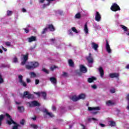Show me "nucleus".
<instances>
[{
    "mask_svg": "<svg viewBox=\"0 0 129 129\" xmlns=\"http://www.w3.org/2000/svg\"><path fill=\"white\" fill-rule=\"evenodd\" d=\"M110 10L112 12H117V11H120V8L119 6L117 5V4L113 3L110 8Z\"/></svg>",
    "mask_w": 129,
    "mask_h": 129,
    "instance_id": "nucleus-2",
    "label": "nucleus"
},
{
    "mask_svg": "<svg viewBox=\"0 0 129 129\" xmlns=\"http://www.w3.org/2000/svg\"><path fill=\"white\" fill-rule=\"evenodd\" d=\"M31 119H33V120H36V119H37V116H35L34 117L31 118Z\"/></svg>",
    "mask_w": 129,
    "mask_h": 129,
    "instance_id": "nucleus-63",
    "label": "nucleus"
},
{
    "mask_svg": "<svg viewBox=\"0 0 129 129\" xmlns=\"http://www.w3.org/2000/svg\"><path fill=\"white\" fill-rule=\"evenodd\" d=\"M68 63L70 67H74V61L71 59H69Z\"/></svg>",
    "mask_w": 129,
    "mask_h": 129,
    "instance_id": "nucleus-20",
    "label": "nucleus"
},
{
    "mask_svg": "<svg viewBox=\"0 0 129 129\" xmlns=\"http://www.w3.org/2000/svg\"><path fill=\"white\" fill-rule=\"evenodd\" d=\"M91 45L92 49H94V50H95V51H96L98 48V44L94 42H92Z\"/></svg>",
    "mask_w": 129,
    "mask_h": 129,
    "instance_id": "nucleus-15",
    "label": "nucleus"
},
{
    "mask_svg": "<svg viewBox=\"0 0 129 129\" xmlns=\"http://www.w3.org/2000/svg\"><path fill=\"white\" fill-rule=\"evenodd\" d=\"M72 30L73 31V32H74L76 34H78V31H77V29H76V28L72 27Z\"/></svg>",
    "mask_w": 129,
    "mask_h": 129,
    "instance_id": "nucleus-35",
    "label": "nucleus"
},
{
    "mask_svg": "<svg viewBox=\"0 0 129 129\" xmlns=\"http://www.w3.org/2000/svg\"><path fill=\"white\" fill-rule=\"evenodd\" d=\"M43 112H44L46 115L50 116V117H54V114H53L52 113L48 112L47 110L46 109L44 110Z\"/></svg>",
    "mask_w": 129,
    "mask_h": 129,
    "instance_id": "nucleus-16",
    "label": "nucleus"
},
{
    "mask_svg": "<svg viewBox=\"0 0 129 129\" xmlns=\"http://www.w3.org/2000/svg\"><path fill=\"white\" fill-rule=\"evenodd\" d=\"M29 58V53H27L26 55H23V61L21 62V65H25L28 61Z\"/></svg>",
    "mask_w": 129,
    "mask_h": 129,
    "instance_id": "nucleus-7",
    "label": "nucleus"
},
{
    "mask_svg": "<svg viewBox=\"0 0 129 129\" xmlns=\"http://www.w3.org/2000/svg\"><path fill=\"white\" fill-rule=\"evenodd\" d=\"M39 83H40V80H39L38 79L35 80L36 85H38V84H39Z\"/></svg>",
    "mask_w": 129,
    "mask_h": 129,
    "instance_id": "nucleus-50",
    "label": "nucleus"
},
{
    "mask_svg": "<svg viewBox=\"0 0 129 129\" xmlns=\"http://www.w3.org/2000/svg\"><path fill=\"white\" fill-rule=\"evenodd\" d=\"M118 76H119L118 74H116V73H111L109 74L110 78H117Z\"/></svg>",
    "mask_w": 129,
    "mask_h": 129,
    "instance_id": "nucleus-17",
    "label": "nucleus"
},
{
    "mask_svg": "<svg viewBox=\"0 0 129 129\" xmlns=\"http://www.w3.org/2000/svg\"><path fill=\"white\" fill-rule=\"evenodd\" d=\"M12 15H13V12L10 10H8L7 12V16H8V17H10L12 16Z\"/></svg>",
    "mask_w": 129,
    "mask_h": 129,
    "instance_id": "nucleus-31",
    "label": "nucleus"
},
{
    "mask_svg": "<svg viewBox=\"0 0 129 129\" xmlns=\"http://www.w3.org/2000/svg\"><path fill=\"white\" fill-rule=\"evenodd\" d=\"M94 80H96V78L94 77H92L91 78H88V82L89 83H92Z\"/></svg>",
    "mask_w": 129,
    "mask_h": 129,
    "instance_id": "nucleus-22",
    "label": "nucleus"
},
{
    "mask_svg": "<svg viewBox=\"0 0 129 129\" xmlns=\"http://www.w3.org/2000/svg\"><path fill=\"white\" fill-rule=\"evenodd\" d=\"M26 69H28V70H34L32 66H30V65H26Z\"/></svg>",
    "mask_w": 129,
    "mask_h": 129,
    "instance_id": "nucleus-30",
    "label": "nucleus"
},
{
    "mask_svg": "<svg viewBox=\"0 0 129 129\" xmlns=\"http://www.w3.org/2000/svg\"><path fill=\"white\" fill-rule=\"evenodd\" d=\"M110 92L111 93H114L115 92V90L114 89L110 90Z\"/></svg>",
    "mask_w": 129,
    "mask_h": 129,
    "instance_id": "nucleus-54",
    "label": "nucleus"
},
{
    "mask_svg": "<svg viewBox=\"0 0 129 129\" xmlns=\"http://www.w3.org/2000/svg\"><path fill=\"white\" fill-rule=\"evenodd\" d=\"M52 110H53V111H55L56 108V106H54V105H52Z\"/></svg>",
    "mask_w": 129,
    "mask_h": 129,
    "instance_id": "nucleus-52",
    "label": "nucleus"
},
{
    "mask_svg": "<svg viewBox=\"0 0 129 129\" xmlns=\"http://www.w3.org/2000/svg\"><path fill=\"white\" fill-rule=\"evenodd\" d=\"M18 78L19 79V82L21 85H23L24 87H27V83L23 80V76L19 75L18 76Z\"/></svg>",
    "mask_w": 129,
    "mask_h": 129,
    "instance_id": "nucleus-5",
    "label": "nucleus"
},
{
    "mask_svg": "<svg viewBox=\"0 0 129 129\" xmlns=\"http://www.w3.org/2000/svg\"><path fill=\"white\" fill-rule=\"evenodd\" d=\"M33 95L31 94H29V92L28 91H25L23 93V95L22 96V98H24L25 97H26V98H28V99H30V98H32V96Z\"/></svg>",
    "mask_w": 129,
    "mask_h": 129,
    "instance_id": "nucleus-6",
    "label": "nucleus"
},
{
    "mask_svg": "<svg viewBox=\"0 0 129 129\" xmlns=\"http://www.w3.org/2000/svg\"><path fill=\"white\" fill-rule=\"evenodd\" d=\"M13 62L14 63H18V58L17 57H15L13 58Z\"/></svg>",
    "mask_w": 129,
    "mask_h": 129,
    "instance_id": "nucleus-41",
    "label": "nucleus"
},
{
    "mask_svg": "<svg viewBox=\"0 0 129 129\" xmlns=\"http://www.w3.org/2000/svg\"><path fill=\"white\" fill-rule=\"evenodd\" d=\"M56 68H58V67H57L56 66H53L50 67V70H51V71H54V70L56 69Z\"/></svg>",
    "mask_w": 129,
    "mask_h": 129,
    "instance_id": "nucleus-39",
    "label": "nucleus"
},
{
    "mask_svg": "<svg viewBox=\"0 0 129 129\" xmlns=\"http://www.w3.org/2000/svg\"><path fill=\"white\" fill-rule=\"evenodd\" d=\"M80 71L82 73H86L87 72V69L83 65H81L80 67Z\"/></svg>",
    "mask_w": 129,
    "mask_h": 129,
    "instance_id": "nucleus-10",
    "label": "nucleus"
},
{
    "mask_svg": "<svg viewBox=\"0 0 129 129\" xmlns=\"http://www.w3.org/2000/svg\"><path fill=\"white\" fill-rule=\"evenodd\" d=\"M4 79H3V77L0 75V84L3 83Z\"/></svg>",
    "mask_w": 129,
    "mask_h": 129,
    "instance_id": "nucleus-44",
    "label": "nucleus"
},
{
    "mask_svg": "<svg viewBox=\"0 0 129 129\" xmlns=\"http://www.w3.org/2000/svg\"><path fill=\"white\" fill-rule=\"evenodd\" d=\"M50 82L53 83V84H57V79L55 77H51L49 79Z\"/></svg>",
    "mask_w": 129,
    "mask_h": 129,
    "instance_id": "nucleus-18",
    "label": "nucleus"
},
{
    "mask_svg": "<svg viewBox=\"0 0 129 129\" xmlns=\"http://www.w3.org/2000/svg\"><path fill=\"white\" fill-rule=\"evenodd\" d=\"M30 76L31 78H36V77H37V75L34 72H31L30 73Z\"/></svg>",
    "mask_w": 129,
    "mask_h": 129,
    "instance_id": "nucleus-24",
    "label": "nucleus"
},
{
    "mask_svg": "<svg viewBox=\"0 0 129 129\" xmlns=\"http://www.w3.org/2000/svg\"><path fill=\"white\" fill-rule=\"evenodd\" d=\"M41 94L44 100H46L47 99V93L46 92H41Z\"/></svg>",
    "mask_w": 129,
    "mask_h": 129,
    "instance_id": "nucleus-23",
    "label": "nucleus"
},
{
    "mask_svg": "<svg viewBox=\"0 0 129 129\" xmlns=\"http://www.w3.org/2000/svg\"><path fill=\"white\" fill-rule=\"evenodd\" d=\"M84 31L86 34H88V28L87 27V24L86 23L84 26Z\"/></svg>",
    "mask_w": 129,
    "mask_h": 129,
    "instance_id": "nucleus-29",
    "label": "nucleus"
},
{
    "mask_svg": "<svg viewBox=\"0 0 129 129\" xmlns=\"http://www.w3.org/2000/svg\"><path fill=\"white\" fill-rule=\"evenodd\" d=\"M91 119H92V120H96V121H97V120H98L97 119L92 117V118H88V120L89 121H90V120H91Z\"/></svg>",
    "mask_w": 129,
    "mask_h": 129,
    "instance_id": "nucleus-43",
    "label": "nucleus"
},
{
    "mask_svg": "<svg viewBox=\"0 0 129 129\" xmlns=\"http://www.w3.org/2000/svg\"><path fill=\"white\" fill-rule=\"evenodd\" d=\"M5 45H6L7 46H11V42H9V41L6 42L5 43Z\"/></svg>",
    "mask_w": 129,
    "mask_h": 129,
    "instance_id": "nucleus-47",
    "label": "nucleus"
},
{
    "mask_svg": "<svg viewBox=\"0 0 129 129\" xmlns=\"http://www.w3.org/2000/svg\"><path fill=\"white\" fill-rule=\"evenodd\" d=\"M47 6H50V3H48L47 4H43V8L45 9L47 7Z\"/></svg>",
    "mask_w": 129,
    "mask_h": 129,
    "instance_id": "nucleus-49",
    "label": "nucleus"
},
{
    "mask_svg": "<svg viewBox=\"0 0 129 129\" xmlns=\"http://www.w3.org/2000/svg\"><path fill=\"white\" fill-rule=\"evenodd\" d=\"M35 46H34V47H30L29 48V50H30V51H33V50H34V49H35Z\"/></svg>",
    "mask_w": 129,
    "mask_h": 129,
    "instance_id": "nucleus-56",
    "label": "nucleus"
},
{
    "mask_svg": "<svg viewBox=\"0 0 129 129\" xmlns=\"http://www.w3.org/2000/svg\"><path fill=\"white\" fill-rule=\"evenodd\" d=\"M92 88H93V89H96L97 88V86H96V85H94L91 86Z\"/></svg>",
    "mask_w": 129,
    "mask_h": 129,
    "instance_id": "nucleus-51",
    "label": "nucleus"
},
{
    "mask_svg": "<svg viewBox=\"0 0 129 129\" xmlns=\"http://www.w3.org/2000/svg\"><path fill=\"white\" fill-rule=\"evenodd\" d=\"M26 81H27V83H31V80L29 78H27L26 79Z\"/></svg>",
    "mask_w": 129,
    "mask_h": 129,
    "instance_id": "nucleus-57",
    "label": "nucleus"
},
{
    "mask_svg": "<svg viewBox=\"0 0 129 129\" xmlns=\"http://www.w3.org/2000/svg\"><path fill=\"white\" fill-rule=\"evenodd\" d=\"M99 125H100V126H101V127H104V126H105V124H104L103 123H99Z\"/></svg>",
    "mask_w": 129,
    "mask_h": 129,
    "instance_id": "nucleus-55",
    "label": "nucleus"
},
{
    "mask_svg": "<svg viewBox=\"0 0 129 129\" xmlns=\"http://www.w3.org/2000/svg\"><path fill=\"white\" fill-rule=\"evenodd\" d=\"M58 14L60 16H63V11H58Z\"/></svg>",
    "mask_w": 129,
    "mask_h": 129,
    "instance_id": "nucleus-59",
    "label": "nucleus"
},
{
    "mask_svg": "<svg viewBox=\"0 0 129 129\" xmlns=\"http://www.w3.org/2000/svg\"><path fill=\"white\" fill-rule=\"evenodd\" d=\"M30 126H31V127H33V128H35V129L38 128V125H37L35 124H31L30 125Z\"/></svg>",
    "mask_w": 129,
    "mask_h": 129,
    "instance_id": "nucleus-36",
    "label": "nucleus"
},
{
    "mask_svg": "<svg viewBox=\"0 0 129 129\" xmlns=\"http://www.w3.org/2000/svg\"><path fill=\"white\" fill-rule=\"evenodd\" d=\"M76 19H80L81 18V14L80 13H77L75 15Z\"/></svg>",
    "mask_w": 129,
    "mask_h": 129,
    "instance_id": "nucleus-32",
    "label": "nucleus"
},
{
    "mask_svg": "<svg viewBox=\"0 0 129 129\" xmlns=\"http://www.w3.org/2000/svg\"><path fill=\"white\" fill-rule=\"evenodd\" d=\"M77 74H78V75H79V76H81L82 75V73H81V72L77 73Z\"/></svg>",
    "mask_w": 129,
    "mask_h": 129,
    "instance_id": "nucleus-60",
    "label": "nucleus"
},
{
    "mask_svg": "<svg viewBox=\"0 0 129 129\" xmlns=\"http://www.w3.org/2000/svg\"><path fill=\"white\" fill-rule=\"evenodd\" d=\"M88 109L89 111H91L92 110H100V108L99 107H88Z\"/></svg>",
    "mask_w": 129,
    "mask_h": 129,
    "instance_id": "nucleus-14",
    "label": "nucleus"
},
{
    "mask_svg": "<svg viewBox=\"0 0 129 129\" xmlns=\"http://www.w3.org/2000/svg\"><path fill=\"white\" fill-rule=\"evenodd\" d=\"M127 100L128 101V102H129V94H128L126 97Z\"/></svg>",
    "mask_w": 129,
    "mask_h": 129,
    "instance_id": "nucleus-62",
    "label": "nucleus"
},
{
    "mask_svg": "<svg viewBox=\"0 0 129 129\" xmlns=\"http://www.w3.org/2000/svg\"><path fill=\"white\" fill-rule=\"evenodd\" d=\"M20 124H22V125H24L25 124V119H23L21 121H20Z\"/></svg>",
    "mask_w": 129,
    "mask_h": 129,
    "instance_id": "nucleus-48",
    "label": "nucleus"
},
{
    "mask_svg": "<svg viewBox=\"0 0 129 129\" xmlns=\"http://www.w3.org/2000/svg\"><path fill=\"white\" fill-rule=\"evenodd\" d=\"M86 59L87 61L88 65H89V67H92V64L94 62V59H93V57H92L91 53H89V55L86 57Z\"/></svg>",
    "mask_w": 129,
    "mask_h": 129,
    "instance_id": "nucleus-1",
    "label": "nucleus"
},
{
    "mask_svg": "<svg viewBox=\"0 0 129 129\" xmlns=\"http://www.w3.org/2000/svg\"><path fill=\"white\" fill-rule=\"evenodd\" d=\"M121 27L122 29H123V30L125 31V32H127V30H128V28H127V27L124 25H121Z\"/></svg>",
    "mask_w": 129,
    "mask_h": 129,
    "instance_id": "nucleus-33",
    "label": "nucleus"
},
{
    "mask_svg": "<svg viewBox=\"0 0 129 129\" xmlns=\"http://www.w3.org/2000/svg\"><path fill=\"white\" fill-rule=\"evenodd\" d=\"M62 76H63V77H68V73L63 72Z\"/></svg>",
    "mask_w": 129,
    "mask_h": 129,
    "instance_id": "nucleus-37",
    "label": "nucleus"
},
{
    "mask_svg": "<svg viewBox=\"0 0 129 129\" xmlns=\"http://www.w3.org/2000/svg\"><path fill=\"white\" fill-rule=\"evenodd\" d=\"M16 124V125L13 126V129H17L19 127V126H20V125L18 124L17 123H16V124Z\"/></svg>",
    "mask_w": 129,
    "mask_h": 129,
    "instance_id": "nucleus-42",
    "label": "nucleus"
},
{
    "mask_svg": "<svg viewBox=\"0 0 129 129\" xmlns=\"http://www.w3.org/2000/svg\"><path fill=\"white\" fill-rule=\"evenodd\" d=\"M95 20L96 22H100L101 20V15L99 14V12L96 11L95 16Z\"/></svg>",
    "mask_w": 129,
    "mask_h": 129,
    "instance_id": "nucleus-8",
    "label": "nucleus"
},
{
    "mask_svg": "<svg viewBox=\"0 0 129 129\" xmlns=\"http://www.w3.org/2000/svg\"><path fill=\"white\" fill-rule=\"evenodd\" d=\"M23 30H24L25 32L28 34V33H29L30 32V30H29V29L27 28H23Z\"/></svg>",
    "mask_w": 129,
    "mask_h": 129,
    "instance_id": "nucleus-45",
    "label": "nucleus"
},
{
    "mask_svg": "<svg viewBox=\"0 0 129 129\" xmlns=\"http://www.w3.org/2000/svg\"><path fill=\"white\" fill-rule=\"evenodd\" d=\"M47 31H48V28L46 27V28H45L44 29H43V31L41 32V34L43 35L44 34H45L46 32H47Z\"/></svg>",
    "mask_w": 129,
    "mask_h": 129,
    "instance_id": "nucleus-40",
    "label": "nucleus"
},
{
    "mask_svg": "<svg viewBox=\"0 0 129 129\" xmlns=\"http://www.w3.org/2000/svg\"><path fill=\"white\" fill-rule=\"evenodd\" d=\"M79 100V99H85V95L84 94H81L78 96Z\"/></svg>",
    "mask_w": 129,
    "mask_h": 129,
    "instance_id": "nucleus-25",
    "label": "nucleus"
},
{
    "mask_svg": "<svg viewBox=\"0 0 129 129\" xmlns=\"http://www.w3.org/2000/svg\"><path fill=\"white\" fill-rule=\"evenodd\" d=\"M106 104L107 105H108V106H110V105H112L113 104H114V103H113L112 102H111V101L110 100H108L106 102Z\"/></svg>",
    "mask_w": 129,
    "mask_h": 129,
    "instance_id": "nucleus-26",
    "label": "nucleus"
},
{
    "mask_svg": "<svg viewBox=\"0 0 129 129\" xmlns=\"http://www.w3.org/2000/svg\"><path fill=\"white\" fill-rule=\"evenodd\" d=\"M42 71L43 72H44L45 73H46V74H49V71H48L47 70H46V69H45V68H43V69H42Z\"/></svg>",
    "mask_w": 129,
    "mask_h": 129,
    "instance_id": "nucleus-38",
    "label": "nucleus"
},
{
    "mask_svg": "<svg viewBox=\"0 0 129 129\" xmlns=\"http://www.w3.org/2000/svg\"><path fill=\"white\" fill-rule=\"evenodd\" d=\"M126 109H127L128 110H129V102H128V105L126 107Z\"/></svg>",
    "mask_w": 129,
    "mask_h": 129,
    "instance_id": "nucleus-64",
    "label": "nucleus"
},
{
    "mask_svg": "<svg viewBox=\"0 0 129 129\" xmlns=\"http://www.w3.org/2000/svg\"><path fill=\"white\" fill-rule=\"evenodd\" d=\"M47 30H49L51 32H54L55 31V27H54V26L52 25V24H49L47 25Z\"/></svg>",
    "mask_w": 129,
    "mask_h": 129,
    "instance_id": "nucleus-13",
    "label": "nucleus"
},
{
    "mask_svg": "<svg viewBox=\"0 0 129 129\" xmlns=\"http://www.w3.org/2000/svg\"><path fill=\"white\" fill-rule=\"evenodd\" d=\"M69 35H71L72 36H73V32H72V30H69Z\"/></svg>",
    "mask_w": 129,
    "mask_h": 129,
    "instance_id": "nucleus-53",
    "label": "nucleus"
},
{
    "mask_svg": "<svg viewBox=\"0 0 129 129\" xmlns=\"http://www.w3.org/2000/svg\"><path fill=\"white\" fill-rule=\"evenodd\" d=\"M99 71L100 75L101 77H103L104 75V72L103 71V69H102V67H100L99 68Z\"/></svg>",
    "mask_w": 129,
    "mask_h": 129,
    "instance_id": "nucleus-19",
    "label": "nucleus"
},
{
    "mask_svg": "<svg viewBox=\"0 0 129 129\" xmlns=\"http://www.w3.org/2000/svg\"><path fill=\"white\" fill-rule=\"evenodd\" d=\"M35 94H36V95H37L38 96V97H40L41 96V92H35L34 93Z\"/></svg>",
    "mask_w": 129,
    "mask_h": 129,
    "instance_id": "nucleus-46",
    "label": "nucleus"
},
{
    "mask_svg": "<svg viewBox=\"0 0 129 129\" xmlns=\"http://www.w3.org/2000/svg\"><path fill=\"white\" fill-rule=\"evenodd\" d=\"M109 125H111V126H115V122L113 121H110Z\"/></svg>",
    "mask_w": 129,
    "mask_h": 129,
    "instance_id": "nucleus-34",
    "label": "nucleus"
},
{
    "mask_svg": "<svg viewBox=\"0 0 129 129\" xmlns=\"http://www.w3.org/2000/svg\"><path fill=\"white\" fill-rule=\"evenodd\" d=\"M106 50L107 53H111V49H110V46L109 45V43H108V41H107V40H106Z\"/></svg>",
    "mask_w": 129,
    "mask_h": 129,
    "instance_id": "nucleus-9",
    "label": "nucleus"
},
{
    "mask_svg": "<svg viewBox=\"0 0 129 129\" xmlns=\"http://www.w3.org/2000/svg\"><path fill=\"white\" fill-rule=\"evenodd\" d=\"M28 40L29 43H32V42L37 41V37L36 36H31L30 37L28 38Z\"/></svg>",
    "mask_w": 129,
    "mask_h": 129,
    "instance_id": "nucleus-12",
    "label": "nucleus"
},
{
    "mask_svg": "<svg viewBox=\"0 0 129 129\" xmlns=\"http://www.w3.org/2000/svg\"><path fill=\"white\" fill-rule=\"evenodd\" d=\"M18 110L20 113L24 112V111H25V108L23 107V106H18Z\"/></svg>",
    "mask_w": 129,
    "mask_h": 129,
    "instance_id": "nucleus-21",
    "label": "nucleus"
},
{
    "mask_svg": "<svg viewBox=\"0 0 129 129\" xmlns=\"http://www.w3.org/2000/svg\"><path fill=\"white\" fill-rule=\"evenodd\" d=\"M22 11L23 12V13H26L27 10L25 9V8H23Z\"/></svg>",
    "mask_w": 129,
    "mask_h": 129,
    "instance_id": "nucleus-61",
    "label": "nucleus"
},
{
    "mask_svg": "<svg viewBox=\"0 0 129 129\" xmlns=\"http://www.w3.org/2000/svg\"><path fill=\"white\" fill-rule=\"evenodd\" d=\"M98 113V112L97 111L92 112V114H93L94 115H95V114H97Z\"/></svg>",
    "mask_w": 129,
    "mask_h": 129,
    "instance_id": "nucleus-58",
    "label": "nucleus"
},
{
    "mask_svg": "<svg viewBox=\"0 0 129 129\" xmlns=\"http://www.w3.org/2000/svg\"><path fill=\"white\" fill-rule=\"evenodd\" d=\"M4 118H5V115L1 114L0 115V126L2 125V121L4 120Z\"/></svg>",
    "mask_w": 129,
    "mask_h": 129,
    "instance_id": "nucleus-28",
    "label": "nucleus"
},
{
    "mask_svg": "<svg viewBox=\"0 0 129 129\" xmlns=\"http://www.w3.org/2000/svg\"><path fill=\"white\" fill-rule=\"evenodd\" d=\"M6 116L8 117V118L10 119V120H8L7 122L9 124V125H11L12 123L14 124H17V123L15 122L14 120H13V119L12 118V116H11L9 113H6Z\"/></svg>",
    "mask_w": 129,
    "mask_h": 129,
    "instance_id": "nucleus-3",
    "label": "nucleus"
},
{
    "mask_svg": "<svg viewBox=\"0 0 129 129\" xmlns=\"http://www.w3.org/2000/svg\"><path fill=\"white\" fill-rule=\"evenodd\" d=\"M72 100H73V101H77V100H79V98H78V97L75 95L72 97Z\"/></svg>",
    "mask_w": 129,
    "mask_h": 129,
    "instance_id": "nucleus-27",
    "label": "nucleus"
},
{
    "mask_svg": "<svg viewBox=\"0 0 129 129\" xmlns=\"http://www.w3.org/2000/svg\"><path fill=\"white\" fill-rule=\"evenodd\" d=\"M31 65H32L33 69H35V68H37V67H39V66L40 64L39 62L37 61H32L30 62Z\"/></svg>",
    "mask_w": 129,
    "mask_h": 129,
    "instance_id": "nucleus-11",
    "label": "nucleus"
},
{
    "mask_svg": "<svg viewBox=\"0 0 129 129\" xmlns=\"http://www.w3.org/2000/svg\"><path fill=\"white\" fill-rule=\"evenodd\" d=\"M40 103L38 102L37 101H33L29 103L30 107H35L36 106H40Z\"/></svg>",
    "mask_w": 129,
    "mask_h": 129,
    "instance_id": "nucleus-4",
    "label": "nucleus"
}]
</instances>
